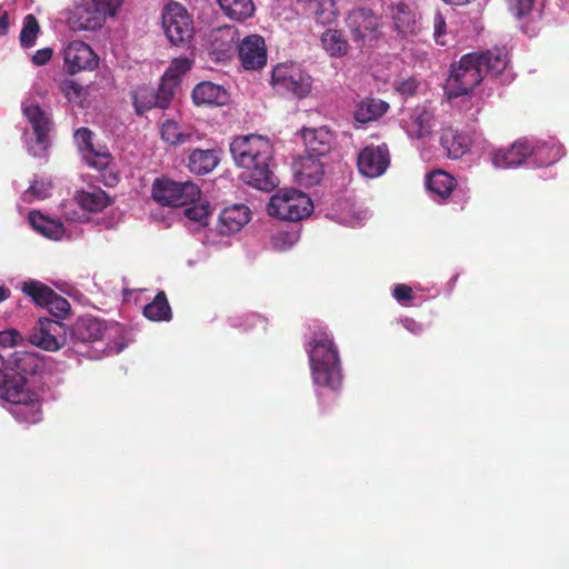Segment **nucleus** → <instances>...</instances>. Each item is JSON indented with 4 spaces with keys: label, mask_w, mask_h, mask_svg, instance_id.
Listing matches in <instances>:
<instances>
[{
    "label": "nucleus",
    "mask_w": 569,
    "mask_h": 569,
    "mask_svg": "<svg viewBox=\"0 0 569 569\" xmlns=\"http://www.w3.org/2000/svg\"><path fill=\"white\" fill-rule=\"evenodd\" d=\"M239 42L238 29L233 26H223L214 29L209 36V54L216 61L230 59L237 51Z\"/></svg>",
    "instance_id": "nucleus-14"
},
{
    "label": "nucleus",
    "mask_w": 569,
    "mask_h": 569,
    "mask_svg": "<svg viewBox=\"0 0 569 569\" xmlns=\"http://www.w3.org/2000/svg\"><path fill=\"white\" fill-rule=\"evenodd\" d=\"M9 30V16L7 12H3L0 16V34L4 36L8 33Z\"/></svg>",
    "instance_id": "nucleus-56"
},
{
    "label": "nucleus",
    "mask_w": 569,
    "mask_h": 569,
    "mask_svg": "<svg viewBox=\"0 0 569 569\" xmlns=\"http://www.w3.org/2000/svg\"><path fill=\"white\" fill-rule=\"evenodd\" d=\"M442 1L449 6L462 7V6H467L471 2H473L475 0H442Z\"/></svg>",
    "instance_id": "nucleus-57"
},
{
    "label": "nucleus",
    "mask_w": 569,
    "mask_h": 569,
    "mask_svg": "<svg viewBox=\"0 0 569 569\" xmlns=\"http://www.w3.org/2000/svg\"><path fill=\"white\" fill-rule=\"evenodd\" d=\"M29 222L33 229L49 239L58 240L63 236L62 223L51 220L38 211L29 213Z\"/></svg>",
    "instance_id": "nucleus-34"
},
{
    "label": "nucleus",
    "mask_w": 569,
    "mask_h": 569,
    "mask_svg": "<svg viewBox=\"0 0 569 569\" xmlns=\"http://www.w3.org/2000/svg\"><path fill=\"white\" fill-rule=\"evenodd\" d=\"M297 236L292 232L278 231L271 237V244L276 250L284 251L293 246Z\"/></svg>",
    "instance_id": "nucleus-48"
},
{
    "label": "nucleus",
    "mask_w": 569,
    "mask_h": 569,
    "mask_svg": "<svg viewBox=\"0 0 569 569\" xmlns=\"http://www.w3.org/2000/svg\"><path fill=\"white\" fill-rule=\"evenodd\" d=\"M447 22L446 17L440 10H437L433 16V39L437 44H447Z\"/></svg>",
    "instance_id": "nucleus-47"
},
{
    "label": "nucleus",
    "mask_w": 569,
    "mask_h": 569,
    "mask_svg": "<svg viewBox=\"0 0 569 569\" xmlns=\"http://www.w3.org/2000/svg\"><path fill=\"white\" fill-rule=\"evenodd\" d=\"M106 13L114 17L123 3V0H94Z\"/></svg>",
    "instance_id": "nucleus-54"
},
{
    "label": "nucleus",
    "mask_w": 569,
    "mask_h": 569,
    "mask_svg": "<svg viewBox=\"0 0 569 569\" xmlns=\"http://www.w3.org/2000/svg\"><path fill=\"white\" fill-rule=\"evenodd\" d=\"M62 330L63 325L60 321L51 320L49 318H40L30 335V341L32 345L43 350L57 351L61 347L57 335Z\"/></svg>",
    "instance_id": "nucleus-18"
},
{
    "label": "nucleus",
    "mask_w": 569,
    "mask_h": 569,
    "mask_svg": "<svg viewBox=\"0 0 569 569\" xmlns=\"http://www.w3.org/2000/svg\"><path fill=\"white\" fill-rule=\"evenodd\" d=\"M161 138L171 146L194 143L202 139L201 133L192 127H181L173 120H166L161 126Z\"/></svg>",
    "instance_id": "nucleus-22"
},
{
    "label": "nucleus",
    "mask_w": 569,
    "mask_h": 569,
    "mask_svg": "<svg viewBox=\"0 0 569 569\" xmlns=\"http://www.w3.org/2000/svg\"><path fill=\"white\" fill-rule=\"evenodd\" d=\"M223 13L232 20L243 21L253 16L252 0H217Z\"/></svg>",
    "instance_id": "nucleus-37"
},
{
    "label": "nucleus",
    "mask_w": 569,
    "mask_h": 569,
    "mask_svg": "<svg viewBox=\"0 0 569 569\" xmlns=\"http://www.w3.org/2000/svg\"><path fill=\"white\" fill-rule=\"evenodd\" d=\"M391 18L395 29L402 36H415L419 31L417 13L403 2L391 7Z\"/></svg>",
    "instance_id": "nucleus-24"
},
{
    "label": "nucleus",
    "mask_w": 569,
    "mask_h": 569,
    "mask_svg": "<svg viewBox=\"0 0 569 569\" xmlns=\"http://www.w3.org/2000/svg\"><path fill=\"white\" fill-rule=\"evenodd\" d=\"M10 296V290L4 286H0V302L7 300Z\"/></svg>",
    "instance_id": "nucleus-58"
},
{
    "label": "nucleus",
    "mask_w": 569,
    "mask_h": 569,
    "mask_svg": "<svg viewBox=\"0 0 569 569\" xmlns=\"http://www.w3.org/2000/svg\"><path fill=\"white\" fill-rule=\"evenodd\" d=\"M162 27L166 37L174 46L188 42L193 34V21L178 2H171L163 9Z\"/></svg>",
    "instance_id": "nucleus-9"
},
{
    "label": "nucleus",
    "mask_w": 569,
    "mask_h": 569,
    "mask_svg": "<svg viewBox=\"0 0 569 569\" xmlns=\"http://www.w3.org/2000/svg\"><path fill=\"white\" fill-rule=\"evenodd\" d=\"M323 173V164L319 157L308 154L299 160L296 177L300 184L312 187L322 180Z\"/></svg>",
    "instance_id": "nucleus-27"
},
{
    "label": "nucleus",
    "mask_w": 569,
    "mask_h": 569,
    "mask_svg": "<svg viewBox=\"0 0 569 569\" xmlns=\"http://www.w3.org/2000/svg\"><path fill=\"white\" fill-rule=\"evenodd\" d=\"M321 43L330 57H343L348 53L349 43L342 32L337 29H328L321 36Z\"/></svg>",
    "instance_id": "nucleus-36"
},
{
    "label": "nucleus",
    "mask_w": 569,
    "mask_h": 569,
    "mask_svg": "<svg viewBox=\"0 0 569 569\" xmlns=\"http://www.w3.org/2000/svg\"><path fill=\"white\" fill-rule=\"evenodd\" d=\"M192 99L197 106H224L229 100V94L223 87L210 81H204L194 87L192 91Z\"/></svg>",
    "instance_id": "nucleus-25"
},
{
    "label": "nucleus",
    "mask_w": 569,
    "mask_h": 569,
    "mask_svg": "<svg viewBox=\"0 0 569 569\" xmlns=\"http://www.w3.org/2000/svg\"><path fill=\"white\" fill-rule=\"evenodd\" d=\"M301 138L309 156L323 157L335 143L333 132L326 126L319 128H302Z\"/></svg>",
    "instance_id": "nucleus-20"
},
{
    "label": "nucleus",
    "mask_w": 569,
    "mask_h": 569,
    "mask_svg": "<svg viewBox=\"0 0 569 569\" xmlns=\"http://www.w3.org/2000/svg\"><path fill=\"white\" fill-rule=\"evenodd\" d=\"M22 113L30 122L37 141L40 144L47 143L51 122L41 107L38 103L24 104L22 107Z\"/></svg>",
    "instance_id": "nucleus-29"
},
{
    "label": "nucleus",
    "mask_w": 569,
    "mask_h": 569,
    "mask_svg": "<svg viewBox=\"0 0 569 569\" xmlns=\"http://www.w3.org/2000/svg\"><path fill=\"white\" fill-rule=\"evenodd\" d=\"M51 183L46 181H34L29 189L24 192L23 197L26 201H32L33 199H47L50 196Z\"/></svg>",
    "instance_id": "nucleus-46"
},
{
    "label": "nucleus",
    "mask_w": 569,
    "mask_h": 569,
    "mask_svg": "<svg viewBox=\"0 0 569 569\" xmlns=\"http://www.w3.org/2000/svg\"><path fill=\"white\" fill-rule=\"evenodd\" d=\"M7 358L0 355V397L17 406L14 417L27 423H37L41 420V405L37 395L24 388L21 377H11L6 369Z\"/></svg>",
    "instance_id": "nucleus-4"
},
{
    "label": "nucleus",
    "mask_w": 569,
    "mask_h": 569,
    "mask_svg": "<svg viewBox=\"0 0 569 569\" xmlns=\"http://www.w3.org/2000/svg\"><path fill=\"white\" fill-rule=\"evenodd\" d=\"M352 39L358 47H365L378 38L379 28L378 18L369 9L353 10L347 19Z\"/></svg>",
    "instance_id": "nucleus-13"
},
{
    "label": "nucleus",
    "mask_w": 569,
    "mask_h": 569,
    "mask_svg": "<svg viewBox=\"0 0 569 569\" xmlns=\"http://www.w3.org/2000/svg\"><path fill=\"white\" fill-rule=\"evenodd\" d=\"M390 166V152L386 143L362 148L357 157L359 172L368 178L382 176Z\"/></svg>",
    "instance_id": "nucleus-12"
},
{
    "label": "nucleus",
    "mask_w": 569,
    "mask_h": 569,
    "mask_svg": "<svg viewBox=\"0 0 569 569\" xmlns=\"http://www.w3.org/2000/svg\"><path fill=\"white\" fill-rule=\"evenodd\" d=\"M230 152L236 164L243 169L241 179L247 184L266 192L279 184L272 170L273 147L267 138L257 134L237 137L230 143Z\"/></svg>",
    "instance_id": "nucleus-1"
},
{
    "label": "nucleus",
    "mask_w": 569,
    "mask_h": 569,
    "mask_svg": "<svg viewBox=\"0 0 569 569\" xmlns=\"http://www.w3.org/2000/svg\"><path fill=\"white\" fill-rule=\"evenodd\" d=\"M250 220V210L244 204L224 208L219 214L217 230L221 236L240 231Z\"/></svg>",
    "instance_id": "nucleus-21"
},
{
    "label": "nucleus",
    "mask_w": 569,
    "mask_h": 569,
    "mask_svg": "<svg viewBox=\"0 0 569 569\" xmlns=\"http://www.w3.org/2000/svg\"><path fill=\"white\" fill-rule=\"evenodd\" d=\"M53 54V50L51 48H42L34 52L31 60L36 66H44L47 64Z\"/></svg>",
    "instance_id": "nucleus-53"
},
{
    "label": "nucleus",
    "mask_w": 569,
    "mask_h": 569,
    "mask_svg": "<svg viewBox=\"0 0 569 569\" xmlns=\"http://www.w3.org/2000/svg\"><path fill=\"white\" fill-rule=\"evenodd\" d=\"M184 209V216L194 222H199L200 224H207V220L209 218L210 211L208 203H190Z\"/></svg>",
    "instance_id": "nucleus-45"
},
{
    "label": "nucleus",
    "mask_w": 569,
    "mask_h": 569,
    "mask_svg": "<svg viewBox=\"0 0 569 569\" xmlns=\"http://www.w3.org/2000/svg\"><path fill=\"white\" fill-rule=\"evenodd\" d=\"M39 29L37 18L33 14L26 16L22 30L20 32V43L23 48H31L34 46Z\"/></svg>",
    "instance_id": "nucleus-42"
},
{
    "label": "nucleus",
    "mask_w": 569,
    "mask_h": 569,
    "mask_svg": "<svg viewBox=\"0 0 569 569\" xmlns=\"http://www.w3.org/2000/svg\"><path fill=\"white\" fill-rule=\"evenodd\" d=\"M531 150L530 157H533L538 167H548L562 157V147L555 142L531 144Z\"/></svg>",
    "instance_id": "nucleus-35"
},
{
    "label": "nucleus",
    "mask_w": 569,
    "mask_h": 569,
    "mask_svg": "<svg viewBox=\"0 0 569 569\" xmlns=\"http://www.w3.org/2000/svg\"><path fill=\"white\" fill-rule=\"evenodd\" d=\"M76 200L83 210L90 212H99L110 204L109 196L100 188L78 191Z\"/></svg>",
    "instance_id": "nucleus-32"
},
{
    "label": "nucleus",
    "mask_w": 569,
    "mask_h": 569,
    "mask_svg": "<svg viewBox=\"0 0 569 569\" xmlns=\"http://www.w3.org/2000/svg\"><path fill=\"white\" fill-rule=\"evenodd\" d=\"M426 187L433 194L447 199L457 186L453 176L443 170H433L426 176Z\"/></svg>",
    "instance_id": "nucleus-31"
},
{
    "label": "nucleus",
    "mask_w": 569,
    "mask_h": 569,
    "mask_svg": "<svg viewBox=\"0 0 569 569\" xmlns=\"http://www.w3.org/2000/svg\"><path fill=\"white\" fill-rule=\"evenodd\" d=\"M531 143L527 139L515 141L507 149H497L491 154V162L496 168L506 169L522 164L530 157Z\"/></svg>",
    "instance_id": "nucleus-19"
},
{
    "label": "nucleus",
    "mask_w": 569,
    "mask_h": 569,
    "mask_svg": "<svg viewBox=\"0 0 569 569\" xmlns=\"http://www.w3.org/2000/svg\"><path fill=\"white\" fill-rule=\"evenodd\" d=\"M136 113L141 116L152 108L167 109L174 96L172 84L161 82L157 90L141 86L131 93Z\"/></svg>",
    "instance_id": "nucleus-11"
},
{
    "label": "nucleus",
    "mask_w": 569,
    "mask_h": 569,
    "mask_svg": "<svg viewBox=\"0 0 569 569\" xmlns=\"http://www.w3.org/2000/svg\"><path fill=\"white\" fill-rule=\"evenodd\" d=\"M219 163V150L213 148L191 150L188 157L189 170L198 176L211 172Z\"/></svg>",
    "instance_id": "nucleus-26"
},
{
    "label": "nucleus",
    "mask_w": 569,
    "mask_h": 569,
    "mask_svg": "<svg viewBox=\"0 0 569 569\" xmlns=\"http://www.w3.org/2000/svg\"><path fill=\"white\" fill-rule=\"evenodd\" d=\"M110 17L94 0H81L74 8L72 23L78 30L100 29Z\"/></svg>",
    "instance_id": "nucleus-17"
},
{
    "label": "nucleus",
    "mask_w": 569,
    "mask_h": 569,
    "mask_svg": "<svg viewBox=\"0 0 569 569\" xmlns=\"http://www.w3.org/2000/svg\"><path fill=\"white\" fill-rule=\"evenodd\" d=\"M64 64L70 74L83 70H93L98 66V57L86 42L71 41L63 50Z\"/></svg>",
    "instance_id": "nucleus-16"
},
{
    "label": "nucleus",
    "mask_w": 569,
    "mask_h": 569,
    "mask_svg": "<svg viewBox=\"0 0 569 569\" xmlns=\"http://www.w3.org/2000/svg\"><path fill=\"white\" fill-rule=\"evenodd\" d=\"M199 187L191 182H177L167 178L156 179L152 198L161 206L187 207L200 199Z\"/></svg>",
    "instance_id": "nucleus-8"
},
{
    "label": "nucleus",
    "mask_w": 569,
    "mask_h": 569,
    "mask_svg": "<svg viewBox=\"0 0 569 569\" xmlns=\"http://www.w3.org/2000/svg\"><path fill=\"white\" fill-rule=\"evenodd\" d=\"M191 69V61L188 58L180 57L172 60L169 68L164 72L161 82L177 84L179 78Z\"/></svg>",
    "instance_id": "nucleus-40"
},
{
    "label": "nucleus",
    "mask_w": 569,
    "mask_h": 569,
    "mask_svg": "<svg viewBox=\"0 0 569 569\" xmlns=\"http://www.w3.org/2000/svg\"><path fill=\"white\" fill-rule=\"evenodd\" d=\"M440 144L449 158L459 159L468 151L469 140L463 133L448 127L441 131Z\"/></svg>",
    "instance_id": "nucleus-30"
},
{
    "label": "nucleus",
    "mask_w": 569,
    "mask_h": 569,
    "mask_svg": "<svg viewBox=\"0 0 569 569\" xmlns=\"http://www.w3.org/2000/svg\"><path fill=\"white\" fill-rule=\"evenodd\" d=\"M313 203L305 192L282 189L274 193L268 204V213L281 220L300 221L311 214Z\"/></svg>",
    "instance_id": "nucleus-6"
},
{
    "label": "nucleus",
    "mask_w": 569,
    "mask_h": 569,
    "mask_svg": "<svg viewBox=\"0 0 569 569\" xmlns=\"http://www.w3.org/2000/svg\"><path fill=\"white\" fill-rule=\"evenodd\" d=\"M433 114L426 108H416L411 113V121L408 124V133L412 138H425L431 133Z\"/></svg>",
    "instance_id": "nucleus-33"
},
{
    "label": "nucleus",
    "mask_w": 569,
    "mask_h": 569,
    "mask_svg": "<svg viewBox=\"0 0 569 569\" xmlns=\"http://www.w3.org/2000/svg\"><path fill=\"white\" fill-rule=\"evenodd\" d=\"M143 315L152 321L171 320L172 312L164 291H159L153 300L144 306Z\"/></svg>",
    "instance_id": "nucleus-38"
},
{
    "label": "nucleus",
    "mask_w": 569,
    "mask_h": 569,
    "mask_svg": "<svg viewBox=\"0 0 569 569\" xmlns=\"http://www.w3.org/2000/svg\"><path fill=\"white\" fill-rule=\"evenodd\" d=\"M123 327L92 316H83L70 327V339L76 343L106 341L110 352L119 353L126 348Z\"/></svg>",
    "instance_id": "nucleus-5"
},
{
    "label": "nucleus",
    "mask_w": 569,
    "mask_h": 569,
    "mask_svg": "<svg viewBox=\"0 0 569 569\" xmlns=\"http://www.w3.org/2000/svg\"><path fill=\"white\" fill-rule=\"evenodd\" d=\"M418 89V82L413 78H409L398 82L396 86L397 92L403 97H412L416 94Z\"/></svg>",
    "instance_id": "nucleus-51"
},
{
    "label": "nucleus",
    "mask_w": 569,
    "mask_h": 569,
    "mask_svg": "<svg viewBox=\"0 0 569 569\" xmlns=\"http://www.w3.org/2000/svg\"><path fill=\"white\" fill-rule=\"evenodd\" d=\"M402 325L407 330L411 331L412 333H420L422 331L421 325H419L411 318L403 319Z\"/></svg>",
    "instance_id": "nucleus-55"
},
{
    "label": "nucleus",
    "mask_w": 569,
    "mask_h": 569,
    "mask_svg": "<svg viewBox=\"0 0 569 569\" xmlns=\"http://www.w3.org/2000/svg\"><path fill=\"white\" fill-rule=\"evenodd\" d=\"M60 91L70 102L82 104L84 98V89L73 80L64 79L60 82Z\"/></svg>",
    "instance_id": "nucleus-44"
},
{
    "label": "nucleus",
    "mask_w": 569,
    "mask_h": 569,
    "mask_svg": "<svg viewBox=\"0 0 569 569\" xmlns=\"http://www.w3.org/2000/svg\"><path fill=\"white\" fill-rule=\"evenodd\" d=\"M44 307L58 319H64L71 308L69 301L57 292H53V296L50 297Z\"/></svg>",
    "instance_id": "nucleus-43"
},
{
    "label": "nucleus",
    "mask_w": 569,
    "mask_h": 569,
    "mask_svg": "<svg viewBox=\"0 0 569 569\" xmlns=\"http://www.w3.org/2000/svg\"><path fill=\"white\" fill-rule=\"evenodd\" d=\"M241 66L247 70L261 69L267 63V47L264 39L259 34H251L239 39L237 46Z\"/></svg>",
    "instance_id": "nucleus-15"
},
{
    "label": "nucleus",
    "mask_w": 569,
    "mask_h": 569,
    "mask_svg": "<svg viewBox=\"0 0 569 569\" xmlns=\"http://www.w3.org/2000/svg\"><path fill=\"white\" fill-rule=\"evenodd\" d=\"M6 369L12 372L11 377H21L26 385V376L34 375L38 371L39 359L27 351H14L7 357Z\"/></svg>",
    "instance_id": "nucleus-23"
},
{
    "label": "nucleus",
    "mask_w": 569,
    "mask_h": 569,
    "mask_svg": "<svg viewBox=\"0 0 569 569\" xmlns=\"http://www.w3.org/2000/svg\"><path fill=\"white\" fill-rule=\"evenodd\" d=\"M392 295L395 299L401 303L411 301L413 299L411 287L403 283L396 284Z\"/></svg>",
    "instance_id": "nucleus-52"
},
{
    "label": "nucleus",
    "mask_w": 569,
    "mask_h": 569,
    "mask_svg": "<svg viewBox=\"0 0 569 569\" xmlns=\"http://www.w3.org/2000/svg\"><path fill=\"white\" fill-rule=\"evenodd\" d=\"M22 292L30 297L38 306L44 307L54 291L38 280H29L23 282Z\"/></svg>",
    "instance_id": "nucleus-39"
},
{
    "label": "nucleus",
    "mask_w": 569,
    "mask_h": 569,
    "mask_svg": "<svg viewBox=\"0 0 569 569\" xmlns=\"http://www.w3.org/2000/svg\"><path fill=\"white\" fill-rule=\"evenodd\" d=\"M388 109L389 103L385 100L367 97L357 103L353 118L356 122L365 124L378 120Z\"/></svg>",
    "instance_id": "nucleus-28"
},
{
    "label": "nucleus",
    "mask_w": 569,
    "mask_h": 569,
    "mask_svg": "<svg viewBox=\"0 0 569 569\" xmlns=\"http://www.w3.org/2000/svg\"><path fill=\"white\" fill-rule=\"evenodd\" d=\"M309 4L319 23L327 24L335 19V4L332 0H312Z\"/></svg>",
    "instance_id": "nucleus-41"
},
{
    "label": "nucleus",
    "mask_w": 569,
    "mask_h": 569,
    "mask_svg": "<svg viewBox=\"0 0 569 569\" xmlns=\"http://www.w3.org/2000/svg\"><path fill=\"white\" fill-rule=\"evenodd\" d=\"M315 383L337 389L342 379L338 349L332 337L325 330L312 333L308 349Z\"/></svg>",
    "instance_id": "nucleus-3"
},
{
    "label": "nucleus",
    "mask_w": 569,
    "mask_h": 569,
    "mask_svg": "<svg viewBox=\"0 0 569 569\" xmlns=\"http://www.w3.org/2000/svg\"><path fill=\"white\" fill-rule=\"evenodd\" d=\"M74 139L88 166L101 172V180L107 187H113L119 182V176L109 167L111 154L106 147H94L93 133L88 128H80L74 133Z\"/></svg>",
    "instance_id": "nucleus-7"
},
{
    "label": "nucleus",
    "mask_w": 569,
    "mask_h": 569,
    "mask_svg": "<svg viewBox=\"0 0 569 569\" xmlns=\"http://www.w3.org/2000/svg\"><path fill=\"white\" fill-rule=\"evenodd\" d=\"M271 83L282 92H289L298 99L306 98L312 86L311 77L292 64H278L271 76Z\"/></svg>",
    "instance_id": "nucleus-10"
},
{
    "label": "nucleus",
    "mask_w": 569,
    "mask_h": 569,
    "mask_svg": "<svg viewBox=\"0 0 569 569\" xmlns=\"http://www.w3.org/2000/svg\"><path fill=\"white\" fill-rule=\"evenodd\" d=\"M22 341V336L14 329L0 331V347L11 348L18 346Z\"/></svg>",
    "instance_id": "nucleus-49"
},
{
    "label": "nucleus",
    "mask_w": 569,
    "mask_h": 569,
    "mask_svg": "<svg viewBox=\"0 0 569 569\" xmlns=\"http://www.w3.org/2000/svg\"><path fill=\"white\" fill-rule=\"evenodd\" d=\"M508 64L506 48L463 54L450 67L445 91L449 100L469 94L486 74L499 76Z\"/></svg>",
    "instance_id": "nucleus-2"
},
{
    "label": "nucleus",
    "mask_w": 569,
    "mask_h": 569,
    "mask_svg": "<svg viewBox=\"0 0 569 569\" xmlns=\"http://www.w3.org/2000/svg\"><path fill=\"white\" fill-rule=\"evenodd\" d=\"M508 4L516 11V16L521 18L528 14L533 7L535 0H506Z\"/></svg>",
    "instance_id": "nucleus-50"
}]
</instances>
